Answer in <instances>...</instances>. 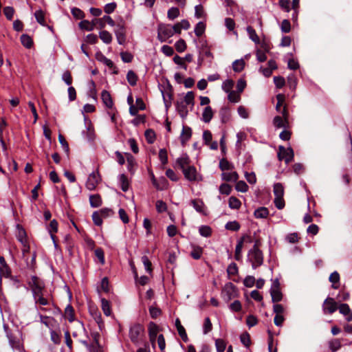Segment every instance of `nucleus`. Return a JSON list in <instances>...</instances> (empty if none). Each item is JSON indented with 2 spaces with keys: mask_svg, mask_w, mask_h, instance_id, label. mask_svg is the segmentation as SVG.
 Wrapping results in <instances>:
<instances>
[{
  "mask_svg": "<svg viewBox=\"0 0 352 352\" xmlns=\"http://www.w3.org/2000/svg\"><path fill=\"white\" fill-rule=\"evenodd\" d=\"M28 285L32 292L33 298L36 305L47 306L54 304L52 298L45 290V283L36 276H32L28 280Z\"/></svg>",
  "mask_w": 352,
  "mask_h": 352,
  "instance_id": "nucleus-1",
  "label": "nucleus"
},
{
  "mask_svg": "<svg viewBox=\"0 0 352 352\" xmlns=\"http://www.w3.org/2000/svg\"><path fill=\"white\" fill-rule=\"evenodd\" d=\"M129 336L131 341L135 345L140 344L144 341L145 330L142 324L135 323L129 328Z\"/></svg>",
  "mask_w": 352,
  "mask_h": 352,
  "instance_id": "nucleus-2",
  "label": "nucleus"
},
{
  "mask_svg": "<svg viewBox=\"0 0 352 352\" xmlns=\"http://www.w3.org/2000/svg\"><path fill=\"white\" fill-rule=\"evenodd\" d=\"M238 292L236 287L232 283H226L221 293V296L226 302H228L231 300L236 298Z\"/></svg>",
  "mask_w": 352,
  "mask_h": 352,
  "instance_id": "nucleus-3",
  "label": "nucleus"
},
{
  "mask_svg": "<svg viewBox=\"0 0 352 352\" xmlns=\"http://www.w3.org/2000/svg\"><path fill=\"white\" fill-rule=\"evenodd\" d=\"M248 259L252 263L253 269H256L263 263V254L261 250H250Z\"/></svg>",
  "mask_w": 352,
  "mask_h": 352,
  "instance_id": "nucleus-4",
  "label": "nucleus"
},
{
  "mask_svg": "<svg viewBox=\"0 0 352 352\" xmlns=\"http://www.w3.org/2000/svg\"><path fill=\"white\" fill-rule=\"evenodd\" d=\"M172 25L170 24H160L157 28V38L161 42H165L173 36Z\"/></svg>",
  "mask_w": 352,
  "mask_h": 352,
  "instance_id": "nucleus-5",
  "label": "nucleus"
},
{
  "mask_svg": "<svg viewBox=\"0 0 352 352\" xmlns=\"http://www.w3.org/2000/svg\"><path fill=\"white\" fill-rule=\"evenodd\" d=\"M294 157V151L291 147L285 148L283 146H279L278 158L280 161L284 160L286 164H289L293 160Z\"/></svg>",
  "mask_w": 352,
  "mask_h": 352,
  "instance_id": "nucleus-6",
  "label": "nucleus"
},
{
  "mask_svg": "<svg viewBox=\"0 0 352 352\" xmlns=\"http://www.w3.org/2000/svg\"><path fill=\"white\" fill-rule=\"evenodd\" d=\"M338 302L331 297L327 298L322 304V311L324 314H332L338 309Z\"/></svg>",
  "mask_w": 352,
  "mask_h": 352,
  "instance_id": "nucleus-7",
  "label": "nucleus"
},
{
  "mask_svg": "<svg viewBox=\"0 0 352 352\" xmlns=\"http://www.w3.org/2000/svg\"><path fill=\"white\" fill-rule=\"evenodd\" d=\"M101 178L98 171L91 173L87 178L86 188L89 190H95Z\"/></svg>",
  "mask_w": 352,
  "mask_h": 352,
  "instance_id": "nucleus-8",
  "label": "nucleus"
},
{
  "mask_svg": "<svg viewBox=\"0 0 352 352\" xmlns=\"http://www.w3.org/2000/svg\"><path fill=\"white\" fill-rule=\"evenodd\" d=\"M114 32L120 45L124 44L126 41V32L124 25L122 23H118L116 25Z\"/></svg>",
  "mask_w": 352,
  "mask_h": 352,
  "instance_id": "nucleus-9",
  "label": "nucleus"
},
{
  "mask_svg": "<svg viewBox=\"0 0 352 352\" xmlns=\"http://www.w3.org/2000/svg\"><path fill=\"white\" fill-rule=\"evenodd\" d=\"M184 177L190 181L195 182L197 180V170L194 166H188L182 170Z\"/></svg>",
  "mask_w": 352,
  "mask_h": 352,
  "instance_id": "nucleus-10",
  "label": "nucleus"
},
{
  "mask_svg": "<svg viewBox=\"0 0 352 352\" xmlns=\"http://www.w3.org/2000/svg\"><path fill=\"white\" fill-rule=\"evenodd\" d=\"M339 312L345 316V319L347 322L352 321V310L349 307V305L346 303H342L338 307Z\"/></svg>",
  "mask_w": 352,
  "mask_h": 352,
  "instance_id": "nucleus-11",
  "label": "nucleus"
},
{
  "mask_svg": "<svg viewBox=\"0 0 352 352\" xmlns=\"http://www.w3.org/2000/svg\"><path fill=\"white\" fill-rule=\"evenodd\" d=\"M192 136V129L187 126H183L182 131L179 137L181 144L184 146L186 142L190 139Z\"/></svg>",
  "mask_w": 352,
  "mask_h": 352,
  "instance_id": "nucleus-12",
  "label": "nucleus"
},
{
  "mask_svg": "<svg viewBox=\"0 0 352 352\" xmlns=\"http://www.w3.org/2000/svg\"><path fill=\"white\" fill-rule=\"evenodd\" d=\"M6 335L9 340L10 345L14 349L21 351L22 346L19 340L16 338L11 332L6 330Z\"/></svg>",
  "mask_w": 352,
  "mask_h": 352,
  "instance_id": "nucleus-13",
  "label": "nucleus"
},
{
  "mask_svg": "<svg viewBox=\"0 0 352 352\" xmlns=\"http://www.w3.org/2000/svg\"><path fill=\"white\" fill-rule=\"evenodd\" d=\"M148 329L150 341L152 344H154L159 331L158 326L155 323L151 322Z\"/></svg>",
  "mask_w": 352,
  "mask_h": 352,
  "instance_id": "nucleus-14",
  "label": "nucleus"
},
{
  "mask_svg": "<svg viewBox=\"0 0 352 352\" xmlns=\"http://www.w3.org/2000/svg\"><path fill=\"white\" fill-rule=\"evenodd\" d=\"M176 164L182 170L183 169L187 168L188 166H190V160L186 153H183L177 159Z\"/></svg>",
  "mask_w": 352,
  "mask_h": 352,
  "instance_id": "nucleus-15",
  "label": "nucleus"
},
{
  "mask_svg": "<svg viewBox=\"0 0 352 352\" xmlns=\"http://www.w3.org/2000/svg\"><path fill=\"white\" fill-rule=\"evenodd\" d=\"M176 109L182 119H185L187 117L188 111L185 102L177 101L176 104Z\"/></svg>",
  "mask_w": 352,
  "mask_h": 352,
  "instance_id": "nucleus-16",
  "label": "nucleus"
},
{
  "mask_svg": "<svg viewBox=\"0 0 352 352\" xmlns=\"http://www.w3.org/2000/svg\"><path fill=\"white\" fill-rule=\"evenodd\" d=\"M127 162V169L131 173H134L135 166H137L134 157L129 153H125Z\"/></svg>",
  "mask_w": 352,
  "mask_h": 352,
  "instance_id": "nucleus-17",
  "label": "nucleus"
},
{
  "mask_svg": "<svg viewBox=\"0 0 352 352\" xmlns=\"http://www.w3.org/2000/svg\"><path fill=\"white\" fill-rule=\"evenodd\" d=\"M101 98L103 103L107 108H112L113 106V100L109 91L103 90L101 93Z\"/></svg>",
  "mask_w": 352,
  "mask_h": 352,
  "instance_id": "nucleus-18",
  "label": "nucleus"
},
{
  "mask_svg": "<svg viewBox=\"0 0 352 352\" xmlns=\"http://www.w3.org/2000/svg\"><path fill=\"white\" fill-rule=\"evenodd\" d=\"M191 248L192 250L190 253V255L192 258H193L195 260H198L201 258L202 254H203V248L199 245H196L195 244H191Z\"/></svg>",
  "mask_w": 352,
  "mask_h": 352,
  "instance_id": "nucleus-19",
  "label": "nucleus"
},
{
  "mask_svg": "<svg viewBox=\"0 0 352 352\" xmlns=\"http://www.w3.org/2000/svg\"><path fill=\"white\" fill-rule=\"evenodd\" d=\"M221 179L226 182H237L239 179V175L236 172L226 173L223 172L221 175Z\"/></svg>",
  "mask_w": 352,
  "mask_h": 352,
  "instance_id": "nucleus-20",
  "label": "nucleus"
},
{
  "mask_svg": "<svg viewBox=\"0 0 352 352\" xmlns=\"http://www.w3.org/2000/svg\"><path fill=\"white\" fill-rule=\"evenodd\" d=\"M252 243V240L250 236L249 235H244L238 241L235 248V252L236 253H241L243 243Z\"/></svg>",
  "mask_w": 352,
  "mask_h": 352,
  "instance_id": "nucleus-21",
  "label": "nucleus"
},
{
  "mask_svg": "<svg viewBox=\"0 0 352 352\" xmlns=\"http://www.w3.org/2000/svg\"><path fill=\"white\" fill-rule=\"evenodd\" d=\"M213 111L211 107L207 106L204 108L203 113H202V120L208 123L210 122L213 117Z\"/></svg>",
  "mask_w": 352,
  "mask_h": 352,
  "instance_id": "nucleus-22",
  "label": "nucleus"
},
{
  "mask_svg": "<svg viewBox=\"0 0 352 352\" xmlns=\"http://www.w3.org/2000/svg\"><path fill=\"white\" fill-rule=\"evenodd\" d=\"M219 116L223 123L228 122L231 116L230 109L227 107H221L219 111Z\"/></svg>",
  "mask_w": 352,
  "mask_h": 352,
  "instance_id": "nucleus-23",
  "label": "nucleus"
},
{
  "mask_svg": "<svg viewBox=\"0 0 352 352\" xmlns=\"http://www.w3.org/2000/svg\"><path fill=\"white\" fill-rule=\"evenodd\" d=\"M89 203L92 208L100 207L102 204V198L99 194L91 195L89 196Z\"/></svg>",
  "mask_w": 352,
  "mask_h": 352,
  "instance_id": "nucleus-24",
  "label": "nucleus"
},
{
  "mask_svg": "<svg viewBox=\"0 0 352 352\" xmlns=\"http://www.w3.org/2000/svg\"><path fill=\"white\" fill-rule=\"evenodd\" d=\"M329 280L332 283V288L338 289L340 287V274L338 272L335 271L329 276Z\"/></svg>",
  "mask_w": 352,
  "mask_h": 352,
  "instance_id": "nucleus-25",
  "label": "nucleus"
},
{
  "mask_svg": "<svg viewBox=\"0 0 352 352\" xmlns=\"http://www.w3.org/2000/svg\"><path fill=\"white\" fill-rule=\"evenodd\" d=\"M219 166V168L223 172L225 170H232L234 168V165L228 160H227L226 158H222L220 160Z\"/></svg>",
  "mask_w": 352,
  "mask_h": 352,
  "instance_id": "nucleus-26",
  "label": "nucleus"
},
{
  "mask_svg": "<svg viewBox=\"0 0 352 352\" xmlns=\"http://www.w3.org/2000/svg\"><path fill=\"white\" fill-rule=\"evenodd\" d=\"M273 124L276 128H285L288 125V122H286L285 118L279 116H276L274 118Z\"/></svg>",
  "mask_w": 352,
  "mask_h": 352,
  "instance_id": "nucleus-27",
  "label": "nucleus"
},
{
  "mask_svg": "<svg viewBox=\"0 0 352 352\" xmlns=\"http://www.w3.org/2000/svg\"><path fill=\"white\" fill-rule=\"evenodd\" d=\"M228 206L231 209L239 210L241 206V202L236 197L232 196L229 198Z\"/></svg>",
  "mask_w": 352,
  "mask_h": 352,
  "instance_id": "nucleus-28",
  "label": "nucleus"
},
{
  "mask_svg": "<svg viewBox=\"0 0 352 352\" xmlns=\"http://www.w3.org/2000/svg\"><path fill=\"white\" fill-rule=\"evenodd\" d=\"M254 214L257 219L266 218L269 214V210L265 207H260L254 211Z\"/></svg>",
  "mask_w": 352,
  "mask_h": 352,
  "instance_id": "nucleus-29",
  "label": "nucleus"
},
{
  "mask_svg": "<svg viewBox=\"0 0 352 352\" xmlns=\"http://www.w3.org/2000/svg\"><path fill=\"white\" fill-rule=\"evenodd\" d=\"M118 179L122 190L126 192L129 187V183L127 177L124 174H121L119 175Z\"/></svg>",
  "mask_w": 352,
  "mask_h": 352,
  "instance_id": "nucleus-30",
  "label": "nucleus"
},
{
  "mask_svg": "<svg viewBox=\"0 0 352 352\" xmlns=\"http://www.w3.org/2000/svg\"><path fill=\"white\" fill-rule=\"evenodd\" d=\"M168 185V182L166 179L164 177H162L157 179L155 184H154L155 188L158 190H164L166 189Z\"/></svg>",
  "mask_w": 352,
  "mask_h": 352,
  "instance_id": "nucleus-31",
  "label": "nucleus"
},
{
  "mask_svg": "<svg viewBox=\"0 0 352 352\" xmlns=\"http://www.w3.org/2000/svg\"><path fill=\"white\" fill-rule=\"evenodd\" d=\"M246 30L250 38L255 43L258 44L260 43V39L255 30L252 26H248Z\"/></svg>",
  "mask_w": 352,
  "mask_h": 352,
  "instance_id": "nucleus-32",
  "label": "nucleus"
},
{
  "mask_svg": "<svg viewBox=\"0 0 352 352\" xmlns=\"http://www.w3.org/2000/svg\"><path fill=\"white\" fill-rule=\"evenodd\" d=\"M270 294L273 302H280L283 299V294L280 289H270Z\"/></svg>",
  "mask_w": 352,
  "mask_h": 352,
  "instance_id": "nucleus-33",
  "label": "nucleus"
},
{
  "mask_svg": "<svg viewBox=\"0 0 352 352\" xmlns=\"http://www.w3.org/2000/svg\"><path fill=\"white\" fill-rule=\"evenodd\" d=\"M126 79L130 85L135 86L137 84L138 77L133 70H129L126 74Z\"/></svg>",
  "mask_w": 352,
  "mask_h": 352,
  "instance_id": "nucleus-34",
  "label": "nucleus"
},
{
  "mask_svg": "<svg viewBox=\"0 0 352 352\" xmlns=\"http://www.w3.org/2000/svg\"><path fill=\"white\" fill-rule=\"evenodd\" d=\"M101 307H102V309L104 315H106L107 316H109L111 315V309L110 302L109 300H107L105 298H102L101 299Z\"/></svg>",
  "mask_w": 352,
  "mask_h": 352,
  "instance_id": "nucleus-35",
  "label": "nucleus"
},
{
  "mask_svg": "<svg viewBox=\"0 0 352 352\" xmlns=\"http://www.w3.org/2000/svg\"><path fill=\"white\" fill-rule=\"evenodd\" d=\"M21 42L22 45L28 49L31 48L33 45L32 38L27 34H22L21 36Z\"/></svg>",
  "mask_w": 352,
  "mask_h": 352,
  "instance_id": "nucleus-36",
  "label": "nucleus"
},
{
  "mask_svg": "<svg viewBox=\"0 0 352 352\" xmlns=\"http://www.w3.org/2000/svg\"><path fill=\"white\" fill-rule=\"evenodd\" d=\"M99 36L100 38L106 44H109L112 41V36L107 30L100 32Z\"/></svg>",
  "mask_w": 352,
  "mask_h": 352,
  "instance_id": "nucleus-37",
  "label": "nucleus"
},
{
  "mask_svg": "<svg viewBox=\"0 0 352 352\" xmlns=\"http://www.w3.org/2000/svg\"><path fill=\"white\" fill-rule=\"evenodd\" d=\"M191 204L197 212L199 213L204 212V204L201 199H192Z\"/></svg>",
  "mask_w": 352,
  "mask_h": 352,
  "instance_id": "nucleus-38",
  "label": "nucleus"
},
{
  "mask_svg": "<svg viewBox=\"0 0 352 352\" xmlns=\"http://www.w3.org/2000/svg\"><path fill=\"white\" fill-rule=\"evenodd\" d=\"M274 193L275 197H281L284 195V188L280 183H276L274 185Z\"/></svg>",
  "mask_w": 352,
  "mask_h": 352,
  "instance_id": "nucleus-39",
  "label": "nucleus"
},
{
  "mask_svg": "<svg viewBox=\"0 0 352 352\" xmlns=\"http://www.w3.org/2000/svg\"><path fill=\"white\" fill-rule=\"evenodd\" d=\"M65 314L69 322H72L74 320V310L72 305L67 306L65 309Z\"/></svg>",
  "mask_w": 352,
  "mask_h": 352,
  "instance_id": "nucleus-40",
  "label": "nucleus"
},
{
  "mask_svg": "<svg viewBox=\"0 0 352 352\" xmlns=\"http://www.w3.org/2000/svg\"><path fill=\"white\" fill-rule=\"evenodd\" d=\"M329 347L332 352H336L341 348V343L338 339H333L329 342Z\"/></svg>",
  "mask_w": 352,
  "mask_h": 352,
  "instance_id": "nucleus-41",
  "label": "nucleus"
},
{
  "mask_svg": "<svg viewBox=\"0 0 352 352\" xmlns=\"http://www.w3.org/2000/svg\"><path fill=\"white\" fill-rule=\"evenodd\" d=\"M205 30H206L205 23L202 21H200L196 25L194 32H195V34H196V36L199 37L204 33Z\"/></svg>",
  "mask_w": 352,
  "mask_h": 352,
  "instance_id": "nucleus-42",
  "label": "nucleus"
},
{
  "mask_svg": "<svg viewBox=\"0 0 352 352\" xmlns=\"http://www.w3.org/2000/svg\"><path fill=\"white\" fill-rule=\"evenodd\" d=\"M245 66V62L243 59L236 60L232 63L233 70L236 72H241Z\"/></svg>",
  "mask_w": 352,
  "mask_h": 352,
  "instance_id": "nucleus-43",
  "label": "nucleus"
},
{
  "mask_svg": "<svg viewBox=\"0 0 352 352\" xmlns=\"http://www.w3.org/2000/svg\"><path fill=\"white\" fill-rule=\"evenodd\" d=\"M194 100H195V94L192 91H188L183 100L182 102H185L186 105L190 104L194 106Z\"/></svg>",
  "mask_w": 352,
  "mask_h": 352,
  "instance_id": "nucleus-44",
  "label": "nucleus"
},
{
  "mask_svg": "<svg viewBox=\"0 0 352 352\" xmlns=\"http://www.w3.org/2000/svg\"><path fill=\"white\" fill-rule=\"evenodd\" d=\"M179 15V10L178 8L172 7L170 8L167 12V16L170 20H174Z\"/></svg>",
  "mask_w": 352,
  "mask_h": 352,
  "instance_id": "nucleus-45",
  "label": "nucleus"
},
{
  "mask_svg": "<svg viewBox=\"0 0 352 352\" xmlns=\"http://www.w3.org/2000/svg\"><path fill=\"white\" fill-rule=\"evenodd\" d=\"M220 194L229 195L232 192V186L226 183L221 184L219 188Z\"/></svg>",
  "mask_w": 352,
  "mask_h": 352,
  "instance_id": "nucleus-46",
  "label": "nucleus"
},
{
  "mask_svg": "<svg viewBox=\"0 0 352 352\" xmlns=\"http://www.w3.org/2000/svg\"><path fill=\"white\" fill-rule=\"evenodd\" d=\"M234 86V81L230 79L226 80L222 83V89L226 92L229 93L232 91V89Z\"/></svg>",
  "mask_w": 352,
  "mask_h": 352,
  "instance_id": "nucleus-47",
  "label": "nucleus"
},
{
  "mask_svg": "<svg viewBox=\"0 0 352 352\" xmlns=\"http://www.w3.org/2000/svg\"><path fill=\"white\" fill-rule=\"evenodd\" d=\"M91 315L93 316L94 319L96 323L98 324L100 329H101L102 327L103 326V322L100 313L98 310H94L91 311Z\"/></svg>",
  "mask_w": 352,
  "mask_h": 352,
  "instance_id": "nucleus-48",
  "label": "nucleus"
},
{
  "mask_svg": "<svg viewBox=\"0 0 352 352\" xmlns=\"http://www.w3.org/2000/svg\"><path fill=\"white\" fill-rule=\"evenodd\" d=\"M199 232L202 236L208 237L212 234V230L208 226H201L199 227Z\"/></svg>",
  "mask_w": 352,
  "mask_h": 352,
  "instance_id": "nucleus-49",
  "label": "nucleus"
},
{
  "mask_svg": "<svg viewBox=\"0 0 352 352\" xmlns=\"http://www.w3.org/2000/svg\"><path fill=\"white\" fill-rule=\"evenodd\" d=\"M235 189L241 192H245L248 190V186L244 181L236 182Z\"/></svg>",
  "mask_w": 352,
  "mask_h": 352,
  "instance_id": "nucleus-50",
  "label": "nucleus"
},
{
  "mask_svg": "<svg viewBox=\"0 0 352 352\" xmlns=\"http://www.w3.org/2000/svg\"><path fill=\"white\" fill-rule=\"evenodd\" d=\"M35 18L38 23L45 25V15L42 10H36L34 13Z\"/></svg>",
  "mask_w": 352,
  "mask_h": 352,
  "instance_id": "nucleus-51",
  "label": "nucleus"
},
{
  "mask_svg": "<svg viewBox=\"0 0 352 352\" xmlns=\"http://www.w3.org/2000/svg\"><path fill=\"white\" fill-rule=\"evenodd\" d=\"M101 61H102L103 63L105 64L109 68L115 69L113 71L114 74H117L118 73V69H116L113 62L111 60H110V59L107 58V57L102 56V58H101Z\"/></svg>",
  "mask_w": 352,
  "mask_h": 352,
  "instance_id": "nucleus-52",
  "label": "nucleus"
},
{
  "mask_svg": "<svg viewBox=\"0 0 352 352\" xmlns=\"http://www.w3.org/2000/svg\"><path fill=\"white\" fill-rule=\"evenodd\" d=\"M144 135L148 143L152 144L154 142L155 140V133L154 131H153L152 129H147L145 131Z\"/></svg>",
  "mask_w": 352,
  "mask_h": 352,
  "instance_id": "nucleus-53",
  "label": "nucleus"
},
{
  "mask_svg": "<svg viewBox=\"0 0 352 352\" xmlns=\"http://www.w3.org/2000/svg\"><path fill=\"white\" fill-rule=\"evenodd\" d=\"M195 16L197 19L204 18L206 16L204 7L201 5H197L195 8Z\"/></svg>",
  "mask_w": 352,
  "mask_h": 352,
  "instance_id": "nucleus-54",
  "label": "nucleus"
},
{
  "mask_svg": "<svg viewBox=\"0 0 352 352\" xmlns=\"http://www.w3.org/2000/svg\"><path fill=\"white\" fill-rule=\"evenodd\" d=\"M240 340H241V342H242V344L245 346H246V347L250 346V345L251 344V340H250V334L248 333L245 332V333H242L240 336Z\"/></svg>",
  "mask_w": 352,
  "mask_h": 352,
  "instance_id": "nucleus-55",
  "label": "nucleus"
},
{
  "mask_svg": "<svg viewBox=\"0 0 352 352\" xmlns=\"http://www.w3.org/2000/svg\"><path fill=\"white\" fill-rule=\"evenodd\" d=\"M225 228L228 230L237 231L240 228V225L236 221H229L226 224Z\"/></svg>",
  "mask_w": 352,
  "mask_h": 352,
  "instance_id": "nucleus-56",
  "label": "nucleus"
},
{
  "mask_svg": "<svg viewBox=\"0 0 352 352\" xmlns=\"http://www.w3.org/2000/svg\"><path fill=\"white\" fill-rule=\"evenodd\" d=\"M92 220L96 226H100L102 224V218L98 211L93 212Z\"/></svg>",
  "mask_w": 352,
  "mask_h": 352,
  "instance_id": "nucleus-57",
  "label": "nucleus"
},
{
  "mask_svg": "<svg viewBox=\"0 0 352 352\" xmlns=\"http://www.w3.org/2000/svg\"><path fill=\"white\" fill-rule=\"evenodd\" d=\"M175 46L176 50L179 53L184 52L186 49V42L183 39H179V41H177L175 43Z\"/></svg>",
  "mask_w": 352,
  "mask_h": 352,
  "instance_id": "nucleus-58",
  "label": "nucleus"
},
{
  "mask_svg": "<svg viewBox=\"0 0 352 352\" xmlns=\"http://www.w3.org/2000/svg\"><path fill=\"white\" fill-rule=\"evenodd\" d=\"M159 158L163 165L168 163V155L165 148H162L159 151Z\"/></svg>",
  "mask_w": 352,
  "mask_h": 352,
  "instance_id": "nucleus-59",
  "label": "nucleus"
},
{
  "mask_svg": "<svg viewBox=\"0 0 352 352\" xmlns=\"http://www.w3.org/2000/svg\"><path fill=\"white\" fill-rule=\"evenodd\" d=\"M215 346L217 352H223L226 349V342L222 339H217L215 340Z\"/></svg>",
  "mask_w": 352,
  "mask_h": 352,
  "instance_id": "nucleus-60",
  "label": "nucleus"
},
{
  "mask_svg": "<svg viewBox=\"0 0 352 352\" xmlns=\"http://www.w3.org/2000/svg\"><path fill=\"white\" fill-rule=\"evenodd\" d=\"M62 80L69 86L72 83V77L71 72L69 70H66L62 75Z\"/></svg>",
  "mask_w": 352,
  "mask_h": 352,
  "instance_id": "nucleus-61",
  "label": "nucleus"
},
{
  "mask_svg": "<svg viewBox=\"0 0 352 352\" xmlns=\"http://www.w3.org/2000/svg\"><path fill=\"white\" fill-rule=\"evenodd\" d=\"M212 329V322H211L210 318L208 317H207L204 320V329H203L204 333L207 334L208 333L211 331Z\"/></svg>",
  "mask_w": 352,
  "mask_h": 352,
  "instance_id": "nucleus-62",
  "label": "nucleus"
},
{
  "mask_svg": "<svg viewBox=\"0 0 352 352\" xmlns=\"http://www.w3.org/2000/svg\"><path fill=\"white\" fill-rule=\"evenodd\" d=\"M229 308L234 312H239L242 308L241 303L239 300H236L229 305Z\"/></svg>",
  "mask_w": 352,
  "mask_h": 352,
  "instance_id": "nucleus-63",
  "label": "nucleus"
},
{
  "mask_svg": "<svg viewBox=\"0 0 352 352\" xmlns=\"http://www.w3.org/2000/svg\"><path fill=\"white\" fill-rule=\"evenodd\" d=\"M228 275H236L238 274V267L235 263H231L227 268Z\"/></svg>",
  "mask_w": 352,
  "mask_h": 352,
  "instance_id": "nucleus-64",
  "label": "nucleus"
}]
</instances>
